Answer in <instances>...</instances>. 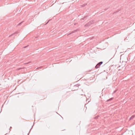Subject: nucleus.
<instances>
[{
	"mask_svg": "<svg viewBox=\"0 0 135 135\" xmlns=\"http://www.w3.org/2000/svg\"><path fill=\"white\" fill-rule=\"evenodd\" d=\"M22 22H21L20 23H19L18 25H20L21 24V23Z\"/></svg>",
	"mask_w": 135,
	"mask_h": 135,
	"instance_id": "nucleus-9",
	"label": "nucleus"
},
{
	"mask_svg": "<svg viewBox=\"0 0 135 135\" xmlns=\"http://www.w3.org/2000/svg\"><path fill=\"white\" fill-rule=\"evenodd\" d=\"M94 23L93 21H91L88 23L86 25H85L86 26H88L91 25L92 23Z\"/></svg>",
	"mask_w": 135,
	"mask_h": 135,
	"instance_id": "nucleus-2",
	"label": "nucleus"
},
{
	"mask_svg": "<svg viewBox=\"0 0 135 135\" xmlns=\"http://www.w3.org/2000/svg\"><path fill=\"white\" fill-rule=\"evenodd\" d=\"M90 71H90H88V72Z\"/></svg>",
	"mask_w": 135,
	"mask_h": 135,
	"instance_id": "nucleus-14",
	"label": "nucleus"
},
{
	"mask_svg": "<svg viewBox=\"0 0 135 135\" xmlns=\"http://www.w3.org/2000/svg\"><path fill=\"white\" fill-rule=\"evenodd\" d=\"M134 115H133L130 118V119H132L133 118H134Z\"/></svg>",
	"mask_w": 135,
	"mask_h": 135,
	"instance_id": "nucleus-6",
	"label": "nucleus"
},
{
	"mask_svg": "<svg viewBox=\"0 0 135 135\" xmlns=\"http://www.w3.org/2000/svg\"><path fill=\"white\" fill-rule=\"evenodd\" d=\"M41 68L40 67H39V68Z\"/></svg>",
	"mask_w": 135,
	"mask_h": 135,
	"instance_id": "nucleus-13",
	"label": "nucleus"
},
{
	"mask_svg": "<svg viewBox=\"0 0 135 135\" xmlns=\"http://www.w3.org/2000/svg\"><path fill=\"white\" fill-rule=\"evenodd\" d=\"M24 47V48H25V47Z\"/></svg>",
	"mask_w": 135,
	"mask_h": 135,
	"instance_id": "nucleus-15",
	"label": "nucleus"
},
{
	"mask_svg": "<svg viewBox=\"0 0 135 135\" xmlns=\"http://www.w3.org/2000/svg\"><path fill=\"white\" fill-rule=\"evenodd\" d=\"M79 30H74L73 31H72V32H70V33L69 34H68L67 35V36H69V35H71L76 31H78Z\"/></svg>",
	"mask_w": 135,
	"mask_h": 135,
	"instance_id": "nucleus-3",
	"label": "nucleus"
},
{
	"mask_svg": "<svg viewBox=\"0 0 135 135\" xmlns=\"http://www.w3.org/2000/svg\"><path fill=\"white\" fill-rule=\"evenodd\" d=\"M76 86H78L77 85H75L74 86V87H76Z\"/></svg>",
	"mask_w": 135,
	"mask_h": 135,
	"instance_id": "nucleus-10",
	"label": "nucleus"
},
{
	"mask_svg": "<svg viewBox=\"0 0 135 135\" xmlns=\"http://www.w3.org/2000/svg\"><path fill=\"white\" fill-rule=\"evenodd\" d=\"M22 68H19L18 70H20V69H21Z\"/></svg>",
	"mask_w": 135,
	"mask_h": 135,
	"instance_id": "nucleus-11",
	"label": "nucleus"
},
{
	"mask_svg": "<svg viewBox=\"0 0 135 135\" xmlns=\"http://www.w3.org/2000/svg\"><path fill=\"white\" fill-rule=\"evenodd\" d=\"M103 62L101 61L98 63L95 66V68L96 69H97L100 67V65L102 64Z\"/></svg>",
	"mask_w": 135,
	"mask_h": 135,
	"instance_id": "nucleus-1",
	"label": "nucleus"
},
{
	"mask_svg": "<svg viewBox=\"0 0 135 135\" xmlns=\"http://www.w3.org/2000/svg\"><path fill=\"white\" fill-rule=\"evenodd\" d=\"M18 32H16L14 33H12V34L11 35H10V36H9V37H11V36L14 35H15V34H17L18 33Z\"/></svg>",
	"mask_w": 135,
	"mask_h": 135,
	"instance_id": "nucleus-4",
	"label": "nucleus"
},
{
	"mask_svg": "<svg viewBox=\"0 0 135 135\" xmlns=\"http://www.w3.org/2000/svg\"><path fill=\"white\" fill-rule=\"evenodd\" d=\"M30 62H31L30 61H29V62H28L27 63H25L24 64H28L30 63Z\"/></svg>",
	"mask_w": 135,
	"mask_h": 135,
	"instance_id": "nucleus-7",
	"label": "nucleus"
},
{
	"mask_svg": "<svg viewBox=\"0 0 135 135\" xmlns=\"http://www.w3.org/2000/svg\"><path fill=\"white\" fill-rule=\"evenodd\" d=\"M86 17H84L83 18L81 19L82 20H84V18H85Z\"/></svg>",
	"mask_w": 135,
	"mask_h": 135,
	"instance_id": "nucleus-8",
	"label": "nucleus"
},
{
	"mask_svg": "<svg viewBox=\"0 0 135 135\" xmlns=\"http://www.w3.org/2000/svg\"><path fill=\"white\" fill-rule=\"evenodd\" d=\"M48 22H49V21L46 23V24H47L48 23Z\"/></svg>",
	"mask_w": 135,
	"mask_h": 135,
	"instance_id": "nucleus-12",
	"label": "nucleus"
},
{
	"mask_svg": "<svg viewBox=\"0 0 135 135\" xmlns=\"http://www.w3.org/2000/svg\"><path fill=\"white\" fill-rule=\"evenodd\" d=\"M113 99V98H111L110 99H109L107 100V102H108L109 101H110L112 100Z\"/></svg>",
	"mask_w": 135,
	"mask_h": 135,
	"instance_id": "nucleus-5",
	"label": "nucleus"
}]
</instances>
